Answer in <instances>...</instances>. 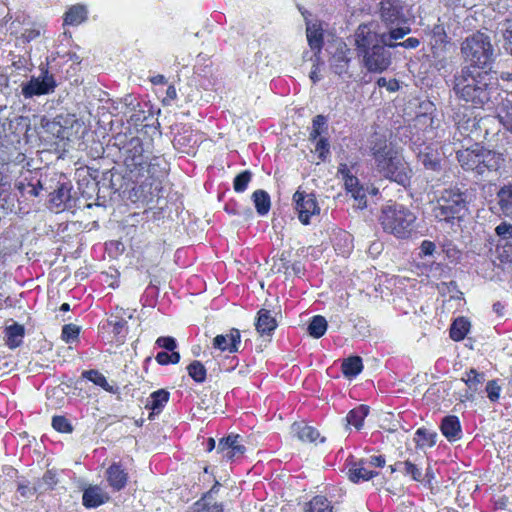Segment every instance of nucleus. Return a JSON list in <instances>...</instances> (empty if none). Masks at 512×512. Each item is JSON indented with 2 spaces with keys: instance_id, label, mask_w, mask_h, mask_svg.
Listing matches in <instances>:
<instances>
[{
  "instance_id": "34",
  "label": "nucleus",
  "mask_w": 512,
  "mask_h": 512,
  "mask_svg": "<svg viewBox=\"0 0 512 512\" xmlns=\"http://www.w3.org/2000/svg\"><path fill=\"white\" fill-rule=\"evenodd\" d=\"M252 199L259 215H266L271 208V199L269 194L262 189L253 192Z\"/></svg>"
},
{
  "instance_id": "27",
  "label": "nucleus",
  "mask_w": 512,
  "mask_h": 512,
  "mask_svg": "<svg viewBox=\"0 0 512 512\" xmlns=\"http://www.w3.org/2000/svg\"><path fill=\"white\" fill-rule=\"evenodd\" d=\"M496 116L504 128L512 133V101L502 100L495 108Z\"/></svg>"
},
{
  "instance_id": "55",
  "label": "nucleus",
  "mask_w": 512,
  "mask_h": 512,
  "mask_svg": "<svg viewBox=\"0 0 512 512\" xmlns=\"http://www.w3.org/2000/svg\"><path fill=\"white\" fill-rule=\"evenodd\" d=\"M420 45V40L416 37H409L403 42H391V44H388V48H395L398 46H401L406 49H416Z\"/></svg>"
},
{
  "instance_id": "25",
  "label": "nucleus",
  "mask_w": 512,
  "mask_h": 512,
  "mask_svg": "<svg viewBox=\"0 0 512 512\" xmlns=\"http://www.w3.org/2000/svg\"><path fill=\"white\" fill-rule=\"evenodd\" d=\"M471 324L466 317L456 318L449 329V336L455 342H460L465 339L470 331Z\"/></svg>"
},
{
  "instance_id": "50",
  "label": "nucleus",
  "mask_w": 512,
  "mask_h": 512,
  "mask_svg": "<svg viewBox=\"0 0 512 512\" xmlns=\"http://www.w3.org/2000/svg\"><path fill=\"white\" fill-rule=\"evenodd\" d=\"M315 141V152L318 154L319 159L324 161L330 152V145L328 139L324 137H319Z\"/></svg>"
},
{
  "instance_id": "10",
  "label": "nucleus",
  "mask_w": 512,
  "mask_h": 512,
  "mask_svg": "<svg viewBox=\"0 0 512 512\" xmlns=\"http://www.w3.org/2000/svg\"><path fill=\"white\" fill-rule=\"evenodd\" d=\"M293 202L299 221L303 225L310 224L311 217L320 213L315 194L298 189L293 194Z\"/></svg>"
},
{
  "instance_id": "6",
  "label": "nucleus",
  "mask_w": 512,
  "mask_h": 512,
  "mask_svg": "<svg viewBox=\"0 0 512 512\" xmlns=\"http://www.w3.org/2000/svg\"><path fill=\"white\" fill-rule=\"evenodd\" d=\"M415 222V214L401 204L383 207L379 216L383 231L398 239L411 237L415 230Z\"/></svg>"
},
{
  "instance_id": "36",
  "label": "nucleus",
  "mask_w": 512,
  "mask_h": 512,
  "mask_svg": "<svg viewBox=\"0 0 512 512\" xmlns=\"http://www.w3.org/2000/svg\"><path fill=\"white\" fill-rule=\"evenodd\" d=\"M327 326L328 324L324 316L315 315L311 318L307 330L311 337L319 339L326 333Z\"/></svg>"
},
{
  "instance_id": "54",
  "label": "nucleus",
  "mask_w": 512,
  "mask_h": 512,
  "mask_svg": "<svg viewBox=\"0 0 512 512\" xmlns=\"http://www.w3.org/2000/svg\"><path fill=\"white\" fill-rule=\"evenodd\" d=\"M280 261L283 262V263H282V267L278 268V272H282L283 271L286 274V273H288L289 269L291 268L295 275H299L304 270V267H303L302 263L299 262V261L294 262L291 265H288V263L285 262V259L283 258V255L281 256Z\"/></svg>"
},
{
  "instance_id": "7",
  "label": "nucleus",
  "mask_w": 512,
  "mask_h": 512,
  "mask_svg": "<svg viewBox=\"0 0 512 512\" xmlns=\"http://www.w3.org/2000/svg\"><path fill=\"white\" fill-rule=\"evenodd\" d=\"M461 55L467 66L476 70H486L494 61V49L490 37L477 31L466 37L460 46Z\"/></svg>"
},
{
  "instance_id": "4",
  "label": "nucleus",
  "mask_w": 512,
  "mask_h": 512,
  "mask_svg": "<svg viewBox=\"0 0 512 512\" xmlns=\"http://www.w3.org/2000/svg\"><path fill=\"white\" fill-rule=\"evenodd\" d=\"M391 42L386 36H379L373 24H361L355 33V45L359 56L363 58L364 67L371 73H382L391 65V53L386 49Z\"/></svg>"
},
{
  "instance_id": "44",
  "label": "nucleus",
  "mask_w": 512,
  "mask_h": 512,
  "mask_svg": "<svg viewBox=\"0 0 512 512\" xmlns=\"http://www.w3.org/2000/svg\"><path fill=\"white\" fill-rule=\"evenodd\" d=\"M252 180V172L244 170L237 174L233 180V189L237 193L244 192Z\"/></svg>"
},
{
  "instance_id": "33",
  "label": "nucleus",
  "mask_w": 512,
  "mask_h": 512,
  "mask_svg": "<svg viewBox=\"0 0 512 512\" xmlns=\"http://www.w3.org/2000/svg\"><path fill=\"white\" fill-rule=\"evenodd\" d=\"M82 377L87 379L88 381H91L95 385L101 387L105 391L109 393H116L117 388H114L112 385H110L106 379V377L98 370L90 369L86 370L82 373Z\"/></svg>"
},
{
  "instance_id": "20",
  "label": "nucleus",
  "mask_w": 512,
  "mask_h": 512,
  "mask_svg": "<svg viewBox=\"0 0 512 512\" xmlns=\"http://www.w3.org/2000/svg\"><path fill=\"white\" fill-rule=\"evenodd\" d=\"M255 328L261 335H270L277 328V321L267 309H260L257 312Z\"/></svg>"
},
{
  "instance_id": "38",
  "label": "nucleus",
  "mask_w": 512,
  "mask_h": 512,
  "mask_svg": "<svg viewBox=\"0 0 512 512\" xmlns=\"http://www.w3.org/2000/svg\"><path fill=\"white\" fill-rule=\"evenodd\" d=\"M484 380L485 374L478 372L475 368H470L467 370L462 377V381L473 392L478 390L479 385H481Z\"/></svg>"
},
{
  "instance_id": "46",
  "label": "nucleus",
  "mask_w": 512,
  "mask_h": 512,
  "mask_svg": "<svg viewBox=\"0 0 512 512\" xmlns=\"http://www.w3.org/2000/svg\"><path fill=\"white\" fill-rule=\"evenodd\" d=\"M171 353H168L166 351L158 352L155 356L156 362L161 366H166L169 364H178L180 362L181 356L180 353L177 351H170Z\"/></svg>"
},
{
  "instance_id": "14",
  "label": "nucleus",
  "mask_w": 512,
  "mask_h": 512,
  "mask_svg": "<svg viewBox=\"0 0 512 512\" xmlns=\"http://www.w3.org/2000/svg\"><path fill=\"white\" fill-rule=\"evenodd\" d=\"M105 474L109 486L115 492L123 490L129 480L128 472L121 462H113Z\"/></svg>"
},
{
  "instance_id": "45",
  "label": "nucleus",
  "mask_w": 512,
  "mask_h": 512,
  "mask_svg": "<svg viewBox=\"0 0 512 512\" xmlns=\"http://www.w3.org/2000/svg\"><path fill=\"white\" fill-rule=\"evenodd\" d=\"M51 425H52L53 429L59 433L69 434V433L73 432V425L63 415L53 416Z\"/></svg>"
},
{
  "instance_id": "63",
  "label": "nucleus",
  "mask_w": 512,
  "mask_h": 512,
  "mask_svg": "<svg viewBox=\"0 0 512 512\" xmlns=\"http://www.w3.org/2000/svg\"><path fill=\"white\" fill-rule=\"evenodd\" d=\"M504 39H505V46L506 49L510 51L512 54V25H510L505 33H504Z\"/></svg>"
},
{
  "instance_id": "17",
  "label": "nucleus",
  "mask_w": 512,
  "mask_h": 512,
  "mask_svg": "<svg viewBox=\"0 0 512 512\" xmlns=\"http://www.w3.org/2000/svg\"><path fill=\"white\" fill-rule=\"evenodd\" d=\"M109 495L98 485H90L84 489L82 504L87 509L97 508L109 501Z\"/></svg>"
},
{
  "instance_id": "40",
  "label": "nucleus",
  "mask_w": 512,
  "mask_h": 512,
  "mask_svg": "<svg viewBox=\"0 0 512 512\" xmlns=\"http://www.w3.org/2000/svg\"><path fill=\"white\" fill-rule=\"evenodd\" d=\"M188 375L193 379L194 382L201 384L205 382L207 378V369L204 364L199 360L192 361L187 366Z\"/></svg>"
},
{
  "instance_id": "53",
  "label": "nucleus",
  "mask_w": 512,
  "mask_h": 512,
  "mask_svg": "<svg viewBox=\"0 0 512 512\" xmlns=\"http://www.w3.org/2000/svg\"><path fill=\"white\" fill-rule=\"evenodd\" d=\"M41 482L46 486V490H53L58 483L56 473L53 470H47L43 474Z\"/></svg>"
},
{
  "instance_id": "1",
  "label": "nucleus",
  "mask_w": 512,
  "mask_h": 512,
  "mask_svg": "<svg viewBox=\"0 0 512 512\" xmlns=\"http://www.w3.org/2000/svg\"><path fill=\"white\" fill-rule=\"evenodd\" d=\"M123 187L135 201L151 203L160 197L167 175L166 162L144 149L141 138L132 137L120 148Z\"/></svg>"
},
{
  "instance_id": "37",
  "label": "nucleus",
  "mask_w": 512,
  "mask_h": 512,
  "mask_svg": "<svg viewBox=\"0 0 512 512\" xmlns=\"http://www.w3.org/2000/svg\"><path fill=\"white\" fill-rule=\"evenodd\" d=\"M297 437L302 442L307 443H323L325 441V438L321 437L320 432L315 427L309 425L299 427Z\"/></svg>"
},
{
  "instance_id": "16",
  "label": "nucleus",
  "mask_w": 512,
  "mask_h": 512,
  "mask_svg": "<svg viewBox=\"0 0 512 512\" xmlns=\"http://www.w3.org/2000/svg\"><path fill=\"white\" fill-rule=\"evenodd\" d=\"M240 343L241 335L237 328H231L228 334H220L213 339V347L223 352H237Z\"/></svg>"
},
{
  "instance_id": "30",
  "label": "nucleus",
  "mask_w": 512,
  "mask_h": 512,
  "mask_svg": "<svg viewBox=\"0 0 512 512\" xmlns=\"http://www.w3.org/2000/svg\"><path fill=\"white\" fill-rule=\"evenodd\" d=\"M363 361L360 356H350L343 360L341 371L345 377L352 378L359 375L363 370Z\"/></svg>"
},
{
  "instance_id": "12",
  "label": "nucleus",
  "mask_w": 512,
  "mask_h": 512,
  "mask_svg": "<svg viewBox=\"0 0 512 512\" xmlns=\"http://www.w3.org/2000/svg\"><path fill=\"white\" fill-rule=\"evenodd\" d=\"M337 175L343 180L347 193H350L351 196L360 203H366L365 189L363 185L360 184L358 177L352 173L351 168L347 163L339 164L337 168Z\"/></svg>"
},
{
  "instance_id": "3",
  "label": "nucleus",
  "mask_w": 512,
  "mask_h": 512,
  "mask_svg": "<svg viewBox=\"0 0 512 512\" xmlns=\"http://www.w3.org/2000/svg\"><path fill=\"white\" fill-rule=\"evenodd\" d=\"M456 96L470 103L474 108H483L491 100L494 90L489 70H476L473 66H463L454 76Z\"/></svg>"
},
{
  "instance_id": "57",
  "label": "nucleus",
  "mask_w": 512,
  "mask_h": 512,
  "mask_svg": "<svg viewBox=\"0 0 512 512\" xmlns=\"http://www.w3.org/2000/svg\"><path fill=\"white\" fill-rule=\"evenodd\" d=\"M495 232L499 237L512 238V224L501 222L496 228Z\"/></svg>"
},
{
  "instance_id": "23",
  "label": "nucleus",
  "mask_w": 512,
  "mask_h": 512,
  "mask_svg": "<svg viewBox=\"0 0 512 512\" xmlns=\"http://www.w3.org/2000/svg\"><path fill=\"white\" fill-rule=\"evenodd\" d=\"M369 412L370 408L368 405L360 404L356 406L347 413L345 417L346 425L352 426L356 430L362 429L364 420L368 416Z\"/></svg>"
},
{
  "instance_id": "28",
  "label": "nucleus",
  "mask_w": 512,
  "mask_h": 512,
  "mask_svg": "<svg viewBox=\"0 0 512 512\" xmlns=\"http://www.w3.org/2000/svg\"><path fill=\"white\" fill-rule=\"evenodd\" d=\"M24 334L25 329L21 324L14 323L10 326H7L5 329L6 345L11 349L19 347L22 343Z\"/></svg>"
},
{
  "instance_id": "51",
  "label": "nucleus",
  "mask_w": 512,
  "mask_h": 512,
  "mask_svg": "<svg viewBox=\"0 0 512 512\" xmlns=\"http://www.w3.org/2000/svg\"><path fill=\"white\" fill-rule=\"evenodd\" d=\"M155 344L167 351H175L177 348L176 339L172 336H160L157 338Z\"/></svg>"
},
{
  "instance_id": "15",
  "label": "nucleus",
  "mask_w": 512,
  "mask_h": 512,
  "mask_svg": "<svg viewBox=\"0 0 512 512\" xmlns=\"http://www.w3.org/2000/svg\"><path fill=\"white\" fill-rule=\"evenodd\" d=\"M56 84L52 76L43 80L31 79L22 88V94L25 98H31L36 95H45L54 90Z\"/></svg>"
},
{
  "instance_id": "5",
  "label": "nucleus",
  "mask_w": 512,
  "mask_h": 512,
  "mask_svg": "<svg viewBox=\"0 0 512 512\" xmlns=\"http://www.w3.org/2000/svg\"><path fill=\"white\" fill-rule=\"evenodd\" d=\"M456 159L463 170L477 175L498 171L505 162L502 153L487 149L481 143H474L468 148L458 150Z\"/></svg>"
},
{
  "instance_id": "61",
  "label": "nucleus",
  "mask_w": 512,
  "mask_h": 512,
  "mask_svg": "<svg viewBox=\"0 0 512 512\" xmlns=\"http://www.w3.org/2000/svg\"><path fill=\"white\" fill-rule=\"evenodd\" d=\"M386 460L382 455H373L369 459V464L373 467L382 468L385 466Z\"/></svg>"
},
{
  "instance_id": "21",
  "label": "nucleus",
  "mask_w": 512,
  "mask_h": 512,
  "mask_svg": "<svg viewBox=\"0 0 512 512\" xmlns=\"http://www.w3.org/2000/svg\"><path fill=\"white\" fill-rule=\"evenodd\" d=\"M307 41L315 56L319 57L324 46V34L321 25H308L306 29Z\"/></svg>"
},
{
  "instance_id": "24",
  "label": "nucleus",
  "mask_w": 512,
  "mask_h": 512,
  "mask_svg": "<svg viewBox=\"0 0 512 512\" xmlns=\"http://www.w3.org/2000/svg\"><path fill=\"white\" fill-rule=\"evenodd\" d=\"M364 465H365V462L362 459L351 465V467L349 468V473H348L349 479L351 482L359 483L361 481H368L378 475V472L368 470L367 468H365Z\"/></svg>"
},
{
  "instance_id": "60",
  "label": "nucleus",
  "mask_w": 512,
  "mask_h": 512,
  "mask_svg": "<svg viewBox=\"0 0 512 512\" xmlns=\"http://www.w3.org/2000/svg\"><path fill=\"white\" fill-rule=\"evenodd\" d=\"M435 248L436 246L434 242L430 240H424L420 246L421 253L425 256L432 255L435 251Z\"/></svg>"
},
{
  "instance_id": "19",
  "label": "nucleus",
  "mask_w": 512,
  "mask_h": 512,
  "mask_svg": "<svg viewBox=\"0 0 512 512\" xmlns=\"http://www.w3.org/2000/svg\"><path fill=\"white\" fill-rule=\"evenodd\" d=\"M88 18V11L85 5L75 4L70 6L63 16L64 26H78Z\"/></svg>"
},
{
  "instance_id": "13",
  "label": "nucleus",
  "mask_w": 512,
  "mask_h": 512,
  "mask_svg": "<svg viewBox=\"0 0 512 512\" xmlns=\"http://www.w3.org/2000/svg\"><path fill=\"white\" fill-rule=\"evenodd\" d=\"M381 19L388 25L404 21L403 5L400 0H382L380 2Z\"/></svg>"
},
{
  "instance_id": "42",
  "label": "nucleus",
  "mask_w": 512,
  "mask_h": 512,
  "mask_svg": "<svg viewBox=\"0 0 512 512\" xmlns=\"http://www.w3.org/2000/svg\"><path fill=\"white\" fill-rule=\"evenodd\" d=\"M350 59L344 53H338L333 55L331 59V67L339 76L348 74Z\"/></svg>"
},
{
  "instance_id": "8",
  "label": "nucleus",
  "mask_w": 512,
  "mask_h": 512,
  "mask_svg": "<svg viewBox=\"0 0 512 512\" xmlns=\"http://www.w3.org/2000/svg\"><path fill=\"white\" fill-rule=\"evenodd\" d=\"M467 211V196L458 188L445 189L433 207V216L439 222L453 224L461 221Z\"/></svg>"
},
{
  "instance_id": "9",
  "label": "nucleus",
  "mask_w": 512,
  "mask_h": 512,
  "mask_svg": "<svg viewBox=\"0 0 512 512\" xmlns=\"http://www.w3.org/2000/svg\"><path fill=\"white\" fill-rule=\"evenodd\" d=\"M426 35L432 58L436 64H440L443 67L446 63V53L451 45V39L446 32L444 24H434L426 31Z\"/></svg>"
},
{
  "instance_id": "49",
  "label": "nucleus",
  "mask_w": 512,
  "mask_h": 512,
  "mask_svg": "<svg viewBox=\"0 0 512 512\" xmlns=\"http://www.w3.org/2000/svg\"><path fill=\"white\" fill-rule=\"evenodd\" d=\"M411 31L410 27H397L391 29L388 33H381L379 36H386V41L390 42L389 40H399L402 39L405 35L409 34Z\"/></svg>"
},
{
  "instance_id": "26",
  "label": "nucleus",
  "mask_w": 512,
  "mask_h": 512,
  "mask_svg": "<svg viewBox=\"0 0 512 512\" xmlns=\"http://www.w3.org/2000/svg\"><path fill=\"white\" fill-rule=\"evenodd\" d=\"M331 501L324 495H315L303 506L302 512H333Z\"/></svg>"
},
{
  "instance_id": "2",
  "label": "nucleus",
  "mask_w": 512,
  "mask_h": 512,
  "mask_svg": "<svg viewBox=\"0 0 512 512\" xmlns=\"http://www.w3.org/2000/svg\"><path fill=\"white\" fill-rule=\"evenodd\" d=\"M369 151L381 177L403 187L410 185L412 169L401 150L386 135L374 133L369 140Z\"/></svg>"
},
{
  "instance_id": "39",
  "label": "nucleus",
  "mask_w": 512,
  "mask_h": 512,
  "mask_svg": "<svg viewBox=\"0 0 512 512\" xmlns=\"http://www.w3.org/2000/svg\"><path fill=\"white\" fill-rule=\"evenodd\" d=\"M398 468H402L401 473L406 476L410 477L412 480L416 482L422 481V469L419 467L418 464L410 461H399Z\"/></svg>"
},
{
  "instance_id": "56",
  "label": "nucleus",
  "mask_w": 512,
  "mask_h": 512,
  "mask_svg": "<svg viewBox=\"0 0 512 512\" xmlns=\"http://www.w3.org/2000/svg\"><path fill=\"white\" fill-rule=\"evenodd\" d=\"M442 250L448 258L457 259L460 256V251L453 244L452 241H446L442 244Z\"/></svg>"
},
{
  "instance_id": "62",
  "label": "nucleus",
  "mask_w": 512,
  "mask_h": 512,
  "mask_svg": "<svg viewBox=\"0 0 512 512\" xmlns=\"http://www.w3.org/2000/svg\"><path fill=\"white\" fill-rule=\"evenodd\" d=\"M509 499L506 496H501L494 502V508L496 510H505L508 508Z\"/></svg>"
},
{
  "instance_id": "64",
  "label": "nucleus",
  "mask_w": 512,
  "mask_h": 512,
  "mask_svg": "<svg viewBox=\"0 0 512 512\" xmlns=\"http://www.w3.org/2000/svg\"><path fill=\"white\" fill-rule=\"evenodd\" d=\"M220 487V482L218 480H215L210 490L205 492L201 497H205V499H211L213 494H218Z\"/></svg>"
},
{
  "instance_id": "32",
  "label": "nucleus",
  "mask_w": 512,
  "mask_h": 512,
  "mask_svg": "<svg viewBox=\"0 0 512 512\" xmlns=\"http://www.w3.org/2000/svg\"><path fill=\"white\" fill-rule=\"evenodd\" d=\"M436 437V432L420 427L415 432L414 442L416 447L420 449L432 447L436 444Z\"/></svg>"
},
{
  "instance_id": "11",
  "label": "nucleus",
  "mask_w": 512,
  "mask_h": 512,
  "mask_svg": "<svg viewBox=\"0 0 512 512\" xmlns=\"http://www.w3.org/2000/svg\"><path fill=\"white\" fill-rule=\"evenodd\" d=\"M217 452L222 454L223 459L232 462L243 457L246 447L242 444V438L239 434L231 433L219 440Z\"/></svg>"
},
{
  "instance_id": "22",
  "label": "nucleus",
  "mask_w": 512,
  "mask_h": 512,
  "mask_svg": "<svg viewBox=\"0 0 512 512\" xmlns=\"http://www.w3.org/2000/svg\"><path fill=\"white\" fill-rule=\"evenodd\" d=\"M170 399V393L166 389H158L152 392L145 404L147 410L154 413H160L166 406Z\"/></svg>"
},
{
  "instance_id": "31",
  "label": "nucleus",
  "mask_w": 512,
  "mask_h": 512,
  "mask_svg": "<svg viewBox=\"0 0 512 512\" xmlns=\"http://www.w3.org/2000/svg\"><path fill=\"white\" fill-rule=\"evenodd\" d=\"M418 158L425 169L434 172L441 170V159L437 151L427 148L425 151L419 153Z\"/></svg>"
},
{
  "instance_id": "47",
  "label": "nucleus",
  "mask_w": 512,
  "mask_h": 512,
  "mask_svg": "<svg viewBox=\"0 0 512 512\" xmlns=\"http://www.w3.org/2000/svg\"><path fill=\"white\" fill-rule=\"evenodd\" d=\"M79 334H80L79 326L72 324V323L65 324L62 327L61 339L65 343H72L78 339Z\"/></svg>"
},
{
  "instance_id": "48",
  "label": "nucleus",
  "mask_w": 512,
  "mask_h": 512,
  "mask_svg": "<svg viewBox=\"0 0 512 512\" xmlns=\"http://www.w3.org/2000/svg\"><path fill=\"white\" fill-rule=\"evenodd\" d=\"M485 391L487 393L488 399L492 403H496L500 399L502 388L498 384L497 380H489L486 384Z\"/></svg>"
},
{
  "instance_id": "41",
  "label": "nucleus",
  "mask_w": 512,
  "mask_h": 512,
  "mask_svg": "<svg viewBox=\"0 0 512 512\" xmlns=\"http://www.w3.org/2000/svg\"><path fill=\"white\" fill-rule=\"evenodd\" d=\"M197 512H225L222 502H213L211 499L201 497L194 503Z\"/></svg>"
},
{
  "instance_id": "59",
  "label": "nucleus",
  "mask_w": 512,
  "mask_h": 512,
  "mask_svg": "<svg viewBox=\"0 0 512 512\" xmlns=\"http://www.w3.org/2000/svg\"><path fill=\"white\" fill-rule=\"evenodd\" d=\"M40 36V30L36 27L26 28L22 33V38L26 42H30Z\"/></svg>"
},
{
  "instance_id": "29",
  "label": "nucleus",
  "mask_w": 512,
  "mask_h": 512,
  "mask_svg": "<svg viewBox=\"0 0 512 512\" xmlns=\"http://www.w3.org/2000/svg\"><path fill=\"white\" fill-rule=\"evenodd\" d=\"M497 199L502 213L512 219V184L503 186L497 193Z\"/></svg>"
},
{
  "instance_id": "35",
  "label": "nucleus",
  "mask_w": 512,
  "mask_h": 512,
  "mask_svg": "<svg viewBox=\"0 0 512 512\" xmlns=\"http://www.w3.org/2000/svg\"><path fill=\"white\" fill-rule=\"evenodd\" d=\"M71 186L67 183H60L50 194V202L56 207L66 204L70 198Z\"/></svg>"
},
{
  "instance_id": "43",
  "label": "nucleus",
  "mask_w": 512,
  "mask_h": 512,
  "mask_svg": "<svg viewBox=\"0 0 512 512\" xmlns=\"http://www.w3.org/2000/svg\"><path fill=\"white\" fill-rule=\"evenodd\" d=\"M327 118L324 115H316L312 120V129L309 134V139L315 141L322 133L327 131Z\"/></svg>"
},
{
  "instance_id": "18",
  "label": "nucleus",
  "mask_w": 512,
  "mask_h": 512,
  "mask_svg": "<svg viewBox=\"0 0 512 512\" xmlns=\"http://www.w3.org/2000/svg\"><path fill=\"white\" fill-rule=\"evenodd\" d=\"M440 430L449 442L457 441L462 436L461 423L456 415L445 416L441 421Z\"/></svg>"
},
{
  "instance_id": "52",
  "label": "nucleus",
  "mask_w": 512,
  "mask_h": 512,
  "mask_svg": "<svg viewBox=\"0 0 512 512\" xmlns=\"http://www.w3.org/2000/svg\"><path fill=\"white\" fill-rule=\"evenodd\" d=\"M38 488L31 485L28 481L19 482L17 485V492L24 498L31 497L37 493Z\"/></svg>"
},
{
  "instance_id": "58",
  "label": "nucleus",
  "mask_w": 512,
  "mask_h": 512,
  "mask_svg": "<svg viewBox=\"0 0 512 512\" xmlns=\"http://www.w3.org/2000/svg\"><path fill=\"white\" fill-rule=\"evenodd\" d=\"M108 324L112 327L113 333L118 335L122 333L127 321L123 318H115L114 320H109Z\"/></svg>"
}]
</instances>
